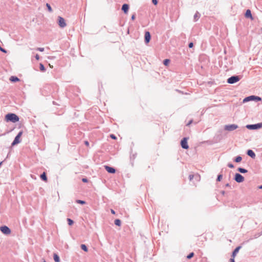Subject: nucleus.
<instances>
[{"mask_svg":"<svg viewBox=\"0 0 262 262\" xmlns=\"http://www.w3.org/2000/svg\"><path fill=\"white\" fill-rule=\"evenodd\" d=\"M245 16L246 18H249L252 20L253 19V18L251 14V12L249 9L246 10Z\"/></svg>","mask_w":262,"mask_h":262,"instance_id":"obj_16","label":"nucleus"},{"mask_svg":"<svg viewBox=\"0 0 262 262\" xmlns=\"http://www.w3.org/2000/svg\"><path fill=\"white\" fill-rule=\"evenodd\" d=\"M152 3L154 5H157L158 4V0H152Z\"/></svg>","mask_w":262,"mask_h":262,"instance_id":"obj_34","label":"nucleus"},{"mask_svg":"<svg viewBox=\"0 0 262 262\" xmlns=\"http://www.w3.org/2000/svg\"><path fill=\"white\" fill-rule=\"evenodd\" d=\"M193 47V42H190L189 44H188V47L189 48H191Z\"/></svg>","mask_w":262,"mask_h":262,"instance_id":"obj_39","label":"nucleus"},{"mask_svg":"<svg viewBox=\"0 0 262 262\" xmlns=\"http://www.w3.org/2000/svg\"><path fill=\"white\" fill-rule=\"evenodd\" d=\"M110 137H111L112 139H117L116 137V136H115V135H114V134H111V135H110Z\"/></svg>","mask_w":262,"mask_h":262,"instance_id":"obj_37","label":"nucleus"},{"mask_svg":"<svg viewBox=\"0 0 262 262\" xmlns=\"http://www.w3.org/2000/svg\"><path fill=\"white\" fill-rule=\"evenodd\" d=\"M242 157H241L240 156H238L234 158V161L236 163H239L242 161Z\"/></svg>","mask_w":262,"mask_h":262,"instance_id":"obj_22","label":"nucleus"},{"mask_svg":"<svg viewBox=\"0 0 262 262\" xmlns=\"http://www.w3.org/2000/svg\"><path fill=\"white\" fill-rule=\"evenodd\" d=\"M230 262H235L234 259L233 258H231L230 259Z\"/></svg>","mask_w":262,"mask_h":262,"instance_id":"obj_43","label":"nucleus"},{"mask_svg":"<svg viewBox=\"0 0 262 262\" xmlns=\"http://www.w3.org/2000/svg\"><path fill=\"white\" fill-rule=\"evenodd\" d=\"M151 39V35L148 31H146L144 35V42L145 43H148Z\"/></svg>","mask_w":262,"mask_h":262,"instance_id":"obj_11","label":"nucleus"},{"mask_svg":"<svg viewBox=\"0 0 262 262\" xmlns=\"http://www.w3.org/2000/svg\"><path fill=\"white\" fill-rule=\"evenodd\" d=\"M10 80L11 82H16L19 81L20 80V79L16 76H12L10 78Z\"/></svg>","mask_w":262,"mask_h":262,"instance_id":"obj_18","label":"nucleus"},{"mask_svg":"<svg viewBox=\"0 0 262 262\" xmlns=\"http://www.w3.org/2000/svg\"><path fill=\"white\" fill-rule=\"evenodd\" d=\"M135 18H136V14L134 13V14H133L132 15L131 19H132V20H135Z\"/></svg>","mask_w":262,"mask_h":262,"instance_id":"obj_38","label":"nucleus"},{"mask_svg":"<svg viewBox=\"0 0 262 262\" xmlns=\"http://www.w3.org/2000/svg\"><path fill=\"white\" fill-rule=\"evenodd\" d=\"M193 122L192 120H190L186 124L187 126L190 125V124H191Z\"/></svg>","mask_w":262,"mask_h":262,"instance_id":"obj_40","label":"nucleus"},{"mask_svg":"<svg viewBox=\"0 0 262 262\" xmlns=\"http://www.w3.org/2000/svg\"><path fill=\"white\" fill-rule=\"evenodd\" d=\"M53 103L54 104H55H55H56V102H55V101H53Z\"/></svg>","mask_w":262,"mask_h":262,"instance_id":"obj_47","label":"nucleus"},{"mask_svg":"<svg viewBox=\"0 0 262 262\" xmlns=\"http://www.w3.org/2000/svg\"><path fill=\"white\" fill-rule=\"evenodd\" d=\"M5 119L7 121H10L15 123L19 121V117L17 115L13 113H9L6 115Z\"/></svg>","mask_w":262,"mask_h":262,"instance_id":"obj_1","label":"nucleus"},{"mask_svg":"<svg viewBox=\"0 0 262 262\" xmlns=\"http://www.w3.org/2000/svg\"><path fill=\"white\" fill-rule=\"evenodd\" d=\"M234 180L237 183H242L244 181V177L239 173H236L234 175Z\"/></svg>","mask_w":262,"mask_h":262,"instance_id":"obj_8","label":"nucleus"},{"mask_svg":"<svg viewBox=\"0 0 262 262\" xmlns=\"http://www.w3.org/2000/svg\"><path fill=\"white\" fill-rule=\"evenodd\" d=\"M53 258H54L55 262H60V261L59 256L56 253H54Z\"/></svg>","mask_w":262,"mask_h":262,"instance_id":"obj_19","label":"nucleus"},{"mask_svg":"<svg viewBox=\"0 0 262 262\" xmlns=\"http://www.w3.org/2000/svg\"><path fill=\"white\" fill-rule=\"evenodd\" d=\"M251 100L259 101L261 100V98L259 96L252 95L245 98L243 100V102H246Z\"/></svg>","mask_w":262,"mask_h":262,"instance_id":"obj_3","label":"nucleus"},{"mask_svg":"<svg viewBox=\"0 0 262 262\" xmlns=\"http://www.w3.org/2000/svg\"><path fill=\"white\" fill-rule=\"evenodd\" d=\"M240 79L241 78L239 76L234 75L227 79V82L230 84H233L239 81Z\"/></svg>","mask_w":262,"mask_h":262,"instance_id":"obj_4","label":"nucleus"},{"mask_svg":"<svg viewBox=\"0 0 262 262\" xmlns=\"http://www.w3.org/2000/svg\"><path fill=\"white\" fill-rule=\"evenodd\" d=\"M226 187H230V185H229V183L226 184Z\"/></svg>","mask_w":262,"mask_h":262,"instance_id":"obj_45","label":"nucleus"},{"mask_svg":"<svg viewBox=\"0 0 262 262\" xmlns=\"http://www.w3.org/2000/svg\"><path fill=\"white\" fill-rule=\"evenodd\" d=\"M46 7L48 9V10L50 12H52L53 11L52 10V9L50 6V5L48 3H47L46 4Z\"/></svg>","mask_w":262,"mask_h":262,"instance_id":"obj_27","label":"nucleus"},{"mask_svg":"<svg viewBox=\"0 0 262 262\" xmlns=\"http://www.w3.org/2000/svg\"><path fill=\"white\" fill-rule=\"evenodd\" d=\"M194 177H195L196 178H198L199 176H198V175L194 176V175H193V174H190V175L189 176V180H190V181H191V180L193 179V178H194Z\"/></svg>","mask_w":262,"mask_h":262,"instance_id":"obj_30","label":"nucleus"},{"mask_svg":"<svg viewBox=\"0 0 262 262\" xmlns=\"http://www.w3.org/2000/svg\"><path fill=\"white\" fill-rule=\"evenodd\" d=\"M237 171L242 173H245L248 172L247 169L242 167H238L237 168Z\"/></svg>","mask_w":262,"mask_h":262,"instance_id":"obj_20","label":"nucleus"},{"mask_svg":"<svg viewBox=\"0 0 262 262\" xmlns=\"http://www.w3.org/2000/svg\"><path fill=\"white\" fill-rule=\"evenodd\" d=\"M247 154L252 159H255L256 155L254 152L251 149H248L247 151Z\"/></svg>","mask_w":262,"mask_h":262,"instance_id":"obj_14","label":"nucleus"},{"mask_svg":"<svg viewBox=\"0 0 262 262\" xmlns=\"http://www.w3.org/2000/svg\"><path fill=\"white\" fill-rule=\"evenodd\" d=\"M241 248V246H238L233 250V251L232 253L231 258H233V259H234L235 256H236V254L238 252Z\"/></svg>","mask_w":262,"mask_h":262,"instance_id":"obj_15","label":"nucleus"},{"mask_svg":"<svg viewBox=\"0 0 262 262\" xmlns=\"http://www.w3.org/2000/svg\"><path fill=\"white\" fill-rule=\"evenodd\" d=\"M222 177H223L222 174H219L217 177L216 181H217V182L221 181V179H222Z\"/></svg>","mask_w":262,"mask_h":262,"instance_id":"obj_31","label":"nucleus"},{"mask_svg":"<svg viewBox=\"0 0 262 262\" xmlns=\"http://www.w3.org/2000/svg\"><path fill=\"white\" fill-rule=\"evenodd\" d=\"M194 256V253L193 252H191L187 256V259H191L192 257H193Z\"/></svg>","mask_w":262,"mask_h":262,"instance_id":"obj_29","label":"nucleus"},{"mask_svg":"<svg viewBox=\"0 0 262 262\" xmlns=\"http://www.w3.org/2000/svg\"><path fill=\"white\" fill-rule=\"evenodd\" d=\"M114 223L116 226H120L121 225V220L119 219H116L114 221Z\"/></svg>","mask_w":262,"mask_h":262,"instance_id":"obj_24","label":"nucleus"},{"mask_svg":"<svg viewBox=\"0 0 262 262\" xmlns=\"http://www.w3.org/2000/svg\"><path fill=\"white\" fill-rule=\"evenodd\" d=\"M1 232L6 235L9 234L11 233L10 229L7 226H2L0 227Z\"/></svg>","mask_w":262,"mask_h":262,"instance_id":"obj_10","label":"nucleus"},{"mask_svg":"<svg viewBox=\"0 0 262 262\" xmlns=\"http://www.w3.org/2000/svg\"><path fill=\"white\" fill-rule=\"evenodd\" d=\"M238 128V125L235 124L226 125L224 129L229 132L233 131Z\"/></svg>","mask_w":262,"mask_h":262,"instance_id":"obj_6","label":"nucleus"},{"mask_svg":"<svg viewBox=\"0 0 262 262\" xmlns=\"http://www.w3.org/2000/svg\"><path fill=\"white\" fill-rule=\"evenodd\" d=\"M22 134H23V132L22 131H20L18 133V134L15 137L14 140L12 142V143L11 144V146H14V145H16V144H18V143L20 142V137H21Z\"/></svg>","mask_w":262,"mask_h":262,"instance_id":"obj_7","label":"nucleus"},{"mask_svg":"<svg viewBox=\"0 0 262 262\" xmlns=\"http://www.w3.org/2000/svg\"><path fill=\"white\" fill-rule=\"evenodd\" d=\"M104 168L110 173L113 174L116 172V169L114 167H110L108 165H105Z\"/></svg>","mask_w":262,"mask_h":262,"instance_id":"obj_12","label":"nucleus"},{"mask_svg":"<svg viewBox=\"0 0 262 262\" xmlns=\"http://www.w3.org/2000/svg\"><path fill=\"white\" fill-rule=\"evenodd\" d=\"M84 144H85V145H86L88 146L89 145V142L88 141H85Z\"/></svg>","mask_w":262,"mask_h":262,"instance_id":"obj_42","label":"nucleus"},{"mask_svg":"<svg viewBox=\"0 0 262 262\" xmlns=\"http://www.w3.org/2000/svg\"><path fill=\"white\" fill-rule=\"evenodd\" d=\"M36 50L40 52H43L44 51V48H38Z\"/></svg>","mask_w":262,"mask_h":262,"instance_id":"obj_36","label":"nucleus"},{"mask_svg":"<svg viewBox=\"0 0 262 262\" xmlns=\"http://www.w3.org/2000/svg\"><path fill=\"white\" fill-rule=\"evenodd\" d=\"M40 179L44 181H47V174L45 172H43L42 173H41L40 176Z\"/></svg>","mask_w":262,"mask_h":262,"instance_id":"obj_17","label":"nucleus"},{"mask_svg":"<svg viewBox=\"0 0 262 262\" xmlns=\"http://www.w3.org/2000/svg\"><path fill=\"white\" fill-rule=\"evenodd\" d=\"M170 62V60L168 59H166L164 60L163 63L164 65L167 66Z\"/></svg>","mask_w":262,"mask_h":262,"instance_id":"obj_32","label":"nucleus"},{"mask_svg":"<svg viewBox=\"0 0 262 262\" xmlns=\"http://www.w3.org/2000/svg\"><path fill=\"white\" fill-rule=\"evenodd\" d=\"M82 181L84 183H87L88 182V180L87 178H84L82 179Z\"/></svg>","mask_w":262,"mask_h":262,"instance_id":"obj_35","label":"nucleus"},{"mask_svg":"<svg viewBox=\"0 0 262 262\" xmlns=\"http://www.w3.org/2000/svg\"><path fill=\"white\" fill-rule=\"evenodd\" d=\"M43 262H47V261H46L45 260H44Z\"/></svg>","mask_w":262,"mask_h":262,"instance_id":"obj_48","label":"nucleus"},{"mask_svg":"<svg viewBox=\"0 0 262 262\" xmlns=\"http://www.w3.org/2000/svg\"><path fill=\"white\" fill-rule=\"evenodd\" d=\"M35 58L36 60H39V56L38 54H36L35 56Z\"/></svg>","mask_w":262,"mask_h":262,"instance_id":"obj_41","label":"nucleus"},{"mask_svg":"<svg viewBox=\"0 0 262 262\" xmlns=\"http://www.w3.org/2000/svg\"><path fill=\"white\" fill-rule=\"evenodd\" d=\"M227 166H228L229 168H234V165H233V164H232V163H228V165H227Z\"/></svg>","mask_w":262,"mask_h":262,"instance_id":"obj_33","label":"nucleus"},{"mask_svg":"<svg viewBox=\"0 0 262 262\" xmlns=\"http://www.w3.org/2000/svg\"><path fill=\"white\" fill-rule=\"evenodd\" d=\"M58 24L61 28H63L67 26L64 19L61 16L58 17Z\"/></svg>","mask_w":262,"mask_h":262,"instance_id":"obj_9","label":"nucleus"},{"mask_svg":"<svg viewBox=\"0 0 262 262\" xmlns=\"http://www.w3.org/2000/svg\"><path fill=\"white\" fill-rule=\"evenodd\" d=\"M76 203H77V204H81V205H84L86 204L85 201L81 200H76Z\"/></svg>","mask_w":262,"mask_h":262,"instance_id":"obj_26","label":"nucleus"},{"mask_svg":"<svg viewBox=\"0 0 262 262\" xmlns=\"http://www.w3.org/2000/svg\"><path fill=\"white\" fill-rule=\"evenodd\" d=\"M129 8V5L127 4H124L122 6L121 10L125 14H127L128 12Z\"/></svg>","mask_w":262,"mask_h":262,"instance_id":"obj_13","label":"nucleus"},{"mask_svg":"<svg viewBox=\"0 0 262 262\" xmlns=\"http://www.w3.org/2000/svg\"><path fill=\"white\" fill-rule=\"evenodd\" d=\"M188 139L189 138L187 137H184L181 140L180 144L182 148L185 149H187L189 148V146L187 143Z\"/></svg>","mask_w":262,"mask_h":262,"instance_id":"obj_5","label":"nucleus"},{"mask_svg":"<svg viewBox=\"0 0 262 262\" xmlns=\"http://www.w3.org/2000/svg\"><path fill=\"white\" fill-rule=\"evenodd\" d=\"M258 188H259V189H262V185H260V186L258 187Z\"/></svg>","mask_w":262,"mask_h":262,"instance_id":"obj_46","label":"nucleus"},{"mask_svg":"<svg viewBox=\"0 0 262 262\" xmlns=\"http://www.w3.org/2000/svg\"><path fill=\"white\" fill-rule=\"evenodd\" d=\"M246 127L248 129L255 130L262 128V122L254 124H248Z\"/></svg>","mask_w":262,"mask_h":262,"instance_id":"obj_2","label":"nucleus"},{"mask_svg":"<svg viewBox=\"0 0 262 262\" xmlns=\"http://www.w3.org/2000/svg\"><path fill=\"white\" fill-rule=\"evenodd\" d=\"M68 223L69 225L71 226L74 224V221L71 219H67Z\"/></svg>","mask_w":262,"mask_h":262,"instance_id":"obj_28","label":"nucleus"},{"mask_svg":"<svg viewBox=\"0 0 262 262\" xmlns=\"http://www.w3.org/2000/svg\"><path fill=\"white\" fill-rule=\"evenodd\" d=\"M39 69L42 72H45L46 69L45 67V66H43V64L41 63H40L39 64Z\"/></svg>","mask_w":262,"mask_h":262,"instance_id":"obj_25","label":"nucleus"},{"mask_svg":"<svg viewBox=\"0 0 262 262\" xmlns=\"http://www.w3.org/2000/svg\"><path fill=\"white\" fill-rule=\"evenodd\" d=\"M200 14L198 12H196L193 17L194 21H196L198 20V19L200 17Z\"/></svg>","mask_w":262,"mask_h":262,"instance_id":"obj_21","label":"nucleus"},{"mask_svg":"<svg viewBox=\"0 0 262 262\" xmlns=\"http://www.w3.org/2000/svg\"><path fill=\"white\" fill-rule=\"evenodd\" d=\"M111 213L113 214H115V211L113 209H111Z\"/></svg>","mask_w":262,"mask_h":262,"instance_id":"obj_44","label":"nucleus"},{"mask_svg":"<svg viewBox=\"0 0 262 262\" xmlns=\"http://www.w3.org/2000/svg\"><path fill=\"white\" fill-rule=\"evenodd\" d=\"M80 247L82 250H83L85 252L88 251V248L87 246L85 244H81Z\"/></svg>","mask_w":262,"mask_h":262,"instance_id":"obj_23","label":"nucleus"}]
</instances>
